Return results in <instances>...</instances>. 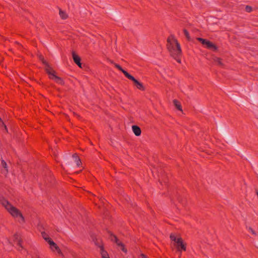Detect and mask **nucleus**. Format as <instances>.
Masks as SVG:
<instances>
[{"instance_id":"obj_22","label":"nucleus","mask_w":258,"mask_h":258,"mask_svg":"<svg viewBox=\"0 0 258 258\" xmlns=\"http://www.w3.org/2000/svg\"><path fill=\"white\" fill-rule=\"evenodd\" d=\"M170 238L171 240L174 241L175 242H176V241H177V238H176V237L174 234H171L170 236Z\"/></svg>"},{"instance_id":"obj_7","label":"nucleus","mask_w":258,"mask_h":258,"mask_svg":"<svg viewBox=\"0 0 258 258\" xmlns=\"http://www.w3.org/2000/svg\"><path fill=\"white\" fill-rule=\"evenodd\" d=\"M176 247L178 251L183 250L185 251L186 246L184 244L182 239L180 238H177V241H176Z\"/></svg>"},{"instance_id":"obj_21","label":"nucleus","mask_w":258,"mask_h":258,"mask_svg":"<svg viewBox=\"0 0 258 258\" xmlns=\"http://www.w3.org/2000/svg\"><path fill=\"white\" fill-rule=\"evenodd\" d=\"M183 33H184L185 37L187 39V40H190V37L189 34L188 32V31L186 29H184L183 30Z\"/></svg>"},{"instance_id":"obj_6","label":"nucleus","mask_w":258,"mask_h":258,"mask_svg":"<svg viewBox=\"0 0 258 258\" xmlns=\"http://www.w3.org/2000/svg\"><path fill=\"white\" fill-rule=\"evenodd\" d=\"M50 246V249L54 252H56L57 253L59 254H62V252L57 245V244L54 243L52 240H49L48 243Z\"/></svg>"},{"instance_id":"obj_17","label":"nucleus","mask_w":258,"mask_h":258,"mask_svg":"<svg viewBox=\"0 0 258 258\" xmlns=\"http://www.w3.org/2000/svg\"><path fill=\"white\" fill-rule=\"evenodd\" d=\"M174 105L176 106V108L180 111H182V108L180 103L177 100H173Z\"/></svg>"},{"instance_id":"obj_20","label":"nucleus","mask_w":258,"mask_h":258,"mask_svg":"<svg viewBox=\"0 0 258 258\" xmlns=\"http://www.w3.org/2000/svg\"><path fill=\"white\" fill-rule=\"evenodd\" d=\"M42 235L43 238L48 243L49 240H51V239L47 235L45 232L42 233Z\"/></svg>"},{"instance_id":"obj_8","label":"nucleus","mask_w":258,"mask_h":258,"mask_svg":"<svg viewBox=\"0 0 258 258\" xmlns=\"http://www.w3.org/2000/svg\"><path fill=\"white\" fill-rule=\"evenodd\" d=\"M111 240L114 241L118 246H120L121 248V250L125 252H126V250L124 247L123 244L121 242L119 241V240L117 239L116 236L113 235L112 237Z\"/></svg>"},{"instance_id":"obj_13","label":"nucleus","mask_w":258,"mask_h":258,"mask_svg":"<svg viewBox=\"0 0 258 258\" xmlns=\"http://www.w3.org/2000/svg\"><path fill=\"white\" fill-rule=\"evenodd\" d=\"M14 240L16 242L17 244L20 246V248H22L21 244V238L19 234H16L14 236Z\"/></svg>"},{"instance_id":"obj_3","label":"nucleus","mask_w":258,"mask_h":258,"mask_svg":"<svg viewBox=\"0 0 258 258\" xmlns=\"http://www.w3.org/2000/svg\"><path fill=\"white\" fill-rule=\"evenodd\" d=\"M43 62L44 63H46V67L45 69L47 73L49 75V78L54 80L56 83L59 84H62L63 83V80L60 77H58L55 75V72L53 71L47 63L43 60Z\"/></svg>"},{"instance_id":"obj_25","label":"nucleus","mask_w":258,"mask_h":258,"mask_svg":"<svg viewBox=\"0 0 258 258\" xmlns=\"http://www.w3.org/2000/svg\"><path fill=\"white\" fill-rule=\"evenodd\" d=\"M40 60L42 61V63L45 65V67H46V63H44L43 62V60H44L46 63L47 62L44 60V58L42 56V55H40Z\"/></svg>"},{"instance_id":"obj_19","label":"nucleus","mask_w":258,"mask_h":258,"mask_svg":"<svg viewBox=\"0 0 258 258\" xmlns=\"http://www.w3.org/2000/svg\"><path fill=\"white\" fill-rule=\"evenodd\" d=\"M247 230L254 236L257 235V233L251 227H247Z\"/></svg>"},{"instance_id":"obj_12","label":"nucleus","mask_w":258,"mask_h":258,"mask_svg":"<svg viewBox=\"0 0 258 258\" xmlns=\"http://www.w3.org/2000/svg\"><path fill=\"white\" fill-rule=\"evenodd\" d=\"M213 60L217 65L221 67H224V64L222 61V59L221 58L218 57H214L213 58Z\"/></svg>"},{"instance_id":"obj_18","label":"nucleus","mask_w":258,"mask_h":258,"mask_svg":"<svg viewBox=\"0 0 258 258\" xmlns=\"http://www.w3.org/2000/svg\"><path fill=\"white\" fill-rule=\"evenodd\" d=\"M59 16L62 19H66L68 18L67 14L62 10H59Z\"/></svg>"},{"instance_id":"obj_4","label":"nucleus","mask_w":258,"mask_h":258,"mask_svg":"<svg viewBox=\"0 0 258 258\" xmlns=\"http://www.w3.org/2000/svg\"><path fill=\"white\" fill-rule=\"evenodd\" d=\"M197 40L201 42L203 45H205L207 48L213 50H217L218 49L217 47L209 40L200 37L197 38Z\"/></svg>"},{"instance_id":"obj_23","label":"nucleus","mask_w":258,"mask_h":258,"mask_svg":"<svg viewBox=\"0 0 258 258\" xmlns=\"http://www.w3.org/2000/svg\"><path fill=\"white\" fill-rule=\"evenodd\" d=\"M0 125H2L4 127L6 131L7 132V128L6 125L4 123L3 121H2V119L0 118Z\"/></svg>"},{"instance_id":"obj_2","label":"nucleus","mask_w":258,"mask_h":258,"mask_svg":"<svg viewBox=\"0 0 258 258\" xmlns=\"http://www.w3.org/2000/svg\"><path fill=\"white\" fill-rule=\"evenodd\" d=\"M0 202L14 218L21 223L24 222V217L19 209L12 206L3 198H0Z\"/></svg>"},{"instance_id":"obj_11","label":"nucleus","mask_w":258,"mask_h":258,"mask_svg":"<svg viewBox=\"0 0 258 258\" xmlns=\"http://www.w3.org/2000/svg\"><path fill=\"white\" fill-rule=\"evenodd\" d=\"M132 130L134 133V134L136 136H139L141 134V128L137 125H133L132 126Z\"/></svg>"},{"instance_id":"obj_24","label":"nucleus","mask_w":258,"mask_h":258,"mask_svg":"<svg viewBox=\"0 0 258 258\" xmlns=\"http://www.w3.org/2000/svg\"><path fill=\"white\" fill-rule=\"evenodd\" d=\"M245 10H246V11L247 12H251V11L252 9H251V8L250 7H249V6H247L245 7Z\"/></svg>"},{"instance_id":"obj_9","label":"nucleus","mask_w":258,"mask_h":258,"mask_svg":"<svg viewBox=\"0 0 258 258\" xmlns=\"http://www.w3.org/2000/svg\"><path fill=\"white\" fill-rule=\"evenodd\" d=\"M72 56L73 58L74 61V62L80 67L82 68L81 67V59L80 57L77 55L74 52L72 53Z\"/></svg>"},{"instance_id":"obj_10","label":"nucleus","mask_w":258,"mask_h":258,"mask_svg":"<svg viewBox=\"0 0 258 258\" xmlns=\"http://www.w3.org/2000/svg\"><path fill=\"white\" fill-rule=\"evenodd\" d=\"M99 248L102 258H110L108 253L105 250H104L102 245H100Z\"/></svg>"},{"instance_id":"obj_5","label":"nucleus","mask_w":258,"mask_h":258,"mask_svg":"<svg viewBox=\"0 0 258 258\" xmlns=\"http://www.w3.org/2000/svg\"><path fill=\"white\" fill-rule=\"evenodd\" d=\"M127 78L132 80L135 83V85L136 86V87L138 89L142 90V91L145 90V87L144 86L143 84L142 83L139 82L133 76L130 75L129 76H127Z\"/></svg>"},{"instance_id":"obj_26","label":"nucleus","mask_w":258,"mask_h":258,"mask_svg":"<svg viewBox=\"0 0 258 258\" xmlns=\"http://www.w3.org/2000/svg\"><path fill=\"white\" fill-rule=\"evenodd\" d=\"M140 258H148L145 254H141Z\"/></svg>"},{"instance_id":"obj_1","label":"nucleus","mask_w":258,"mask_h":258,"mask_svg":"<svg viewBox=\"0 0 258 258\" xmlns=\"http://www.w3.org/2000/svg\"><path fill=\"white\" fill-rule=\"evenodd\" d=\"M167 48L170 54L178 62L180 63L181 60L179 57L181 54V49L179 43L173 37H168L167 39Z\"/></svg>"},{"instance_id":"obj_15","label":"nucleus","mask_w":258,"mask_h":258,"mask_svg":"<svg viewBox=\"0 0 258 258\" xmlns=\"http://www.w3.org/2000/svg\"><path fill=\"white\" fill-rule=\"evenodd\" d=\"M73 158L74 159V161L76 162L77 166H79L81 163L80 158L78 157V156L76 154L73 155Z\"/></svg>"},{"instance_id":"obj_16","label":"nucleus","mask_w":258,"mask_h":258,"mask_svg":"<svg viewBox=\"0 0 258 258\" xmlns=\"http://www.w3.org/2000/svg\"><path fill=\"white\" fill-rule=\"evenodd\" d=\"M1 166L4 169L3 172L4 173H7L8 171L7 164L6 162L3 160L1 161Z\"/></svg>"},{"instance_id":"obj_14","label":"nucleus","mask_w":258,"mask_h":258,"mask_svg":"<svg viewBox=\"0 0 258 258\" xmlns=\"http://www.w3.org/2000/svg\"><path fill=\"white\" fill-rule=\"evenodd\" d=\"M115 67L118 69L119 70H120L124 75V76L127 78L128 76H129L130 74L127 72L126 71L123 70L120 66H119L118 64L115 63Z\"/></svg>"}]
</instances>
